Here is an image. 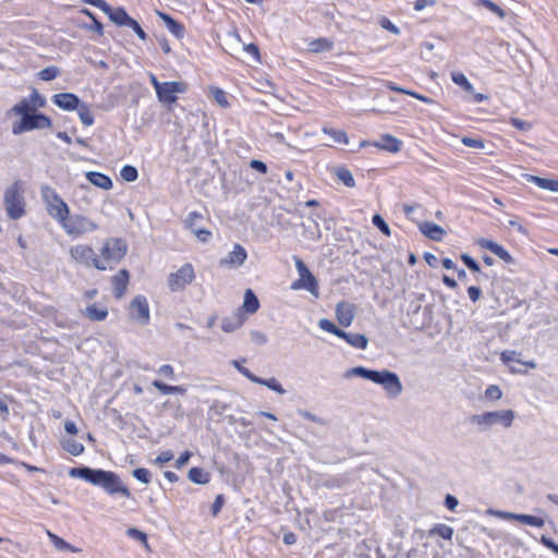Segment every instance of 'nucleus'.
Masks as SVG:
<instances>
[{"instance_id":"f257e3e1","label":"nucleus","mask_w":558,"mask_h":558,"mask_svg":"<svg viewBox=\"0 0 558 558\" xmlns=\"http://www.w3.org/2000/svg\"><path fill=\"white\" fill-rule=\"evenodd\" d=\"M69 475L101 487L108 495L120 494L125 498H132L130 489L123 484L120 476L112 471L81 466L72 468Z\"/></svg>"},{"instance_id":"f03ea898","label":"nucleus","mask_w":558,"mask_h":558,"mask_svg":"<svg viewBox=\"0 0 558 558\" xmlns=\"http://www.w3.org/2000/svg\"><path fill=\"white\" fill-rule=\"evenodd\" d=\"M343 377L345 379L361 377L375 383L383 387L387 398L389 399H396L403 390V386L398 374L388 369L376 371L368 369L364 366H355L347 369Z\"/></svg>"},{"instance_id":"7ed1b4c3","label":"nucleus","mask_w":558,"mask_h":558,"mask_svg":"<svg viewBox=\"0 0 558 558\" xmlns=\"http://www.w3.org/2000/svg\"><path fill=\"white\" fill-rule=\"evenodd\" d=\"M515 418L513 410H499L489 411L482 414H476L471 417V422L475 424L481 430H487L495 425H500L504 428L512 426Z\"/></svg>"},{"instance_id":"20e7f679","label":"nucleus","mask_w":558,"mask_h":558,"mask_svg":"<svg viewBox=\"0 0 558 558\" xmlns=\"http://www.w3.org/2000/svg\"><path fill=\"white\" fill-rule=\"evenodd\" d=\"M24 190L21 181H14L7 187L3 196L7 215L16 220L25 215Z\"/></svg>"},{"instance_id":"39448f33","label":"nucleus","mask_w":558,"mask_h":558,"mask_svg":"<svg viewBox=\"0 0 558 558\" xmlns=\"http://www.w3.org/2000/svg\"><path fill=\"white\" fill-rule=\"evenodd\" d=\"M41 198L46 205L48 214L59 222H63L64 218L70 214L68 204L61 196L49 185L40 187Z\"/></svg>"},{"instance_id":"423d86ee","label":"nucleus","mask_w":558,"mask_h":558,"mask_svg":"<svg viewBox=\"0 0 558 558\" xmlns=\"http://www.w3.org/2000/svg\"><path fill=\"white\" fill-rule=\"evenodd\" d=\"M60 226L64 232L72 238H78L98 229V225L95 221L83 215L70 216L69 214Z\"/></svg>"},{"instance_id":"0eeeda50","label":"nucleus","mask_w":558,"mask_h":558,"mask_svg":"<svg viewBox=\"0 0 558 558\" xmlns=\"http://www.w3.org/2000/svg\"><path fill=\"white\" fill-rule=\"evenodd\" d=\"M70 257L77 264H81L85 267H95L98 270H107L108 265L105 262L100 260L99 257L95 254V251L92 246L87 244H77L70 248L69 251Z\"/></svg>"},{"instance_id":"6e6552de","label":"nucleus","mask_w":558,"mask_h":558,"mask_svg":"<svg viewBox=\"0 0 558 558\" xmlns=\"http://www.w3.org/2000/svg\"><path fill=\"white\" fill-rule=\"evenodd\" d=\"M51 125L52 121L48 116L35 110L33 113L21 118L20 122L13 125L12 132L14 135H20L32 130L49 129Z\"/></svg>"},{"instance_id":"1a4fd4ad","label":"nucleus","mask_w":558,"mask_h":558,"mask_svg":"<svg viewBox=\"0 0 558 558\" xmlns=\"http://www.w3.org/2000/svg\"><path fill=\"white\" fill-rule=\"evenodd\" d=\"M126 254V244L121 239H109L105 242L100 251V260L108 265V269H112Z\"/></svg>"},{"instance_id":"9d476101","label":"nucleus","mask_w":558,"mask_h":558,"mask_svg":"<svg viewBox=\"0 0 558 558\" xmlns=\"http://www.w3.org/2000/svg\"><path fill=\"white\" fill-rule=\"evenodd\" d=\"M486 513L488 515H492V517H495L498 519L514 520L520 523H523V524H526L530 526H535V527H543L545 524L544 519H542L539 517L531 515V514H525V513H513V512H508V511H502V510H495L492 508L487 509Z\"/></svg>"},{"instance_id":"9b49d317","label":"nucleus","mask_w":558,"mask_h":558,"mask_svg":"<svg viewBox=\"0 0 558 558\" xmlns=\"http://www.w3.org/2000/svg\"><path fill=\"white\" fill-rule=\"evenodd\" d=\"M195 278L194 268L191 264H184L175 272L169 275L168 287L171 291H179L190 284Z\"/></svg>"},{"instance_id":"f8f14e48","label":"nucleus","mask_w":558,"mask_h":558,"mask_svg":"<svg viewBox=\"0 0 558 558\" xmlns=\"http://www.w3.org/2000/svg\"><path fill=\"white\" fill-rule=\"evenodd\" d=\"M130 316L142 326L150 320L149 304L144 295H136L130 304Z\"/></svg>"},{"instance_id":"ddd939ff","label":"nucleus","mask_w":558,"mask_h":558,"mask_svg":"<svg viewBox=\"0 0 558 558\" xmlns=\"http://www.w3.org/2000/svg\"><path fill=\"white\" fill-rule=\"evenodd\" d=\"M186 86L181 82H163L160 89L156 92L157 98L163 104H174L178 99L177 94H183Z\"/></svg>"},{"instance_id":"4468645a","label":"nucleus","mask_w":558,"mask_h":558,"mask_svg":"<svg viewBox=\"0 0 558 558\" xmlns=\"http://www.w3.org/2000/svg\"><path fill=\"white\" fill-rule=\"evenodd\" d=\"M356 306L350 302L341 301L336 305V318L343 327H349L355 317Z\"/></svg>"},{"instance_id":"2eb2a0df","label":"nucleus","mask_w":558,"mask_h":558,"mask_svg":"<svg viewBox=\"0 0 558 558\" xmlns=\"http://www.w3.org/2000/svg\"><path fill=\"white\" fill-rule=\"evenodd\" d=\"M246 259V250L241 244H234L233 250L228 254V256L220 260V265L229 268H238L242 266Z\"/></svg>"},{"instance_id":"dca6fc26","label":"nucleus","mask_w":558,"mask_h":558,"mask_svg":"<svg viewBox=\"0 0 558 558\" xmlns=\"http://www.w3.org/2000/svg\"><path fill=\"white\" fill-rule=\"evenodd\" d=\"M51 101L62 110L74 111L81 99L73 93H60L52 96Z\"/></svg>"},{"instance_id":"f3484780","label":"nucleus","mask_w":558,"mask_h":558,"mask_svg":"<svg viewBox=\"0 0 558 558\" xmlns=\"http://www.w3.org/2000/svg\"><path fill=\"white\" fill-rule=\"evenodd\" d=\"M292 290H306L314 298H319V286L315 276L310 272L308 277H300L298 280L293 281L290 287Z\"/></svg>"},{"instance_id":"a211bd4d","label":"nucleus","mask_w":558,"mask_h":558,"mask_svg":"<svg viewBox=\"0 0 558 558\" xmlns=\"http://www.w3.org/2000/svg\"><path fill=\"white\" fill-rule=\"evenodd\" d=\"M129 271L121 269L117 275L112 277L113 295L116 299H121L126 290L129 282Z\"/></svg>"},{"instance_id":"6ab92c4d","label":"nucleus","mask_w":558,"mask_h":558,"mask_svg":"<svg viewBox=\"0 0 558 558\" xmlns=\"http://www.w3.org/2000/svg\"><path fill=\"white\" fill-rule=\"evenodd\" d=\"M86 179L95 186L102 189L105 191L112 189V180L109 175L97 172V171H88L86 172Z\"/></svg>"},{"instance_id":"aec40b11","label":"nucleus","mask_w":558,"mask_h":558,"mask_svg":"<svg viewBox=\"0 0 558 558\" xmlns=\"http://www.w3.org/2000/svg\"><path fill=\"white\" fill-rule=\"evenodd\" d=\"M525 179L530 183H534L542 190L558 193V179H547L533 174H525Z\"/></svg>"},{"instance_id":"412c9836","label":"nucleus","mask_w":558,"mask_h":558,"mask_svg":"<svg viewBox=\"0 0 558 558\" xmlns=\"http://www.w3.org/2000/svg\"><path fill=\"white\" fill-rule=\"evenodd\" d=\"M418 229L425 236L434 241H441L446 233L440 226L429 221L422 222Z\"/></svg>"},{"instance_id":"4be33fe9","label":"nucleus","mask_w":558,"mask_h":558,"mask_svg":"<svg viewBox=\"0 0 558 558\" xmlns=\"http://www.w3.org/2000/svg\"><path fill=\"white\" fill-rule=\"evenodd\" d=\"M82 314L92 322H104L108 317V310L94 303L83 310Z\"/></svg>"},{"instance_id":"5701e85b","label":"nucleus","mask_w":558,"mask_h":558,"mask_svg":"<svg viewBox=\"0 0 558 558\" xmlns=\"http://www.w3.org/2000/svg\"><path fill=\"white\" fill-rule=\"evenodd\" d=\"M375 146L389 153H398L401 150L402 142L390 134H385Z\"/></svg>"},{"instance_id":"b1692460","label":"nucleus","mask_w":558,"mask_h":558,"mask_svg":"<svg viewBox=\"0 0 558 558\" xmlns=\"http://www.w3.org/2000/svg\"><path fill=\"white\" fill-rule=\"evenodd\" d=\"M104 13L107 14L111 22H113L118 26H128L131 20L133 19L128 14L125 9L121 7L116 9H112L110 7V10Z\"/></svg>"},{"instance_id":"393cba45","label":"nucleus","mask_w":558,"mask_h":558,"mask_svg":"<svg viewBox=\"0 0 558 558\" xmlns=\"http://www.w3.org/2000/svg\"><path fill=\"white\" fill-rule=\"evenodd\" d=\"M245 320L243 313L236 312L231 316L225 317L221 323V328L225 332H232L239 329Z\"/></svg>"},{"instance_id":"a878e982","label":"nucleus","mask_w":558,"mask_h":558,"mask_svg":"<svg viewBox=\"0 0 558 558\" xmlns=\"http://www.w3.org/2000/svg\"><path fill=\"white\" fill-rule=\"evenodd\" d=\"M158 15L163 21L168 31L171 34H173L177 38H182L184 36V26L182 24L177 22L167 13L158 12Z\"/></svg>"},{"instance_id":"bb28decb","label":"nucleus","mask_w":558,"mask_h":558,"mask_svg":"<svg viewBox=\"0 0 558 558\" xmlns=\"http://www.w3.org/2000/svg\"><path fill=\"white\" fill-rule=\"evenodd\" d=\"M332 47L333 43L328 38H317L308 43V51L314 53L330 51Z\"/></svg>"},{"instance_id":"cd10ccee","label":"nucleus","mask_w":558,"mask_h":558,"mask_svg":"<svg viewBox=\"0 0 558 558\" xmlns=\"http://www.w3.org/2000/svg\"><path fill=\"white\" fill-rule=\"evenodd\" d=\"M187 477L191 482L198 484V485H205L210 481V475L208 472H205L201 468H192L190 469L187 473Z\"/></svg>"},{"instance_id":"c85d7f7f","label":"nucleus","mask_w":558,"mask_h":558,"mask_svg":"<svg viewBox=\"0 0 558 558\" xmlns=\"http://www.w3.org/2000/svg\"><path fill=\"white\" fill-rule=\"evenodd\" d=\"M453 533V529L444 523H437L428 531L429 536L438 535L447 541H451Z\"/></svg>"},{"instance_id":"c756f323","label":"nucleus","mask_w":558,"mask_h":558,"mask_svg":"<svg viewBox=\"0 0 558 558\" xmlns=\"http://www.w3.org/2000/svg\"><path fill=\"white\" fill-rule=\"evenodd\" d=\"M243 308L250 314H254L259 308V301L254 292L250 289L245 291Z\"/></svg>"},{"instance_id":"7c9ffc66","label":"nucleus","mask_w":558,"mask_h":558,"mask_svg":"<svg viewBox=\"0 0 558 558\" xmlns=\"http://www.w3.org/2000/svg\"><path fill=\"white\" fill-rule=\"evenodd\" d=\"M322 131L324 134L330 136L335 143L344 144V145L349 144V136L342 130L324 126L322 129Z\"/></svg>"},{"instance_id":"2f4dec72","label":"nucleus","mask_w":558,"mask_h":558,"mask_svg":"<svg viewBox=\"0 0 558 558\" xmlns=\"http://www.w3.org/2000/svg\"><path fill=\"white\" fill-rule=\"evenodd\" d=\"M351 347L355 349L365 350L368 344V339L362 333H347V338L344 339Z\"/></svg>"},{"instance_id":"473e14b6","label":"nucleus","mask_w":558,"mask_h":558,"mask_svg":"<svg viewBox=\"0 0 558 558\" xmlns=\"http://www.w3.org/2000/svg\"><path fill=\"white\" fill-rule=\"evenodd\" d=\"M75 110H77L78 118L84 125L90 126L94 124L95 119L87 104L81 102Z\"/></svg>"},{"instance_id":"72a5a7b5","label":"nucleus","mask_w":558,"mask_h":558,"mask_svg":"<svg viewBox=\"0 0 558 558\" xmlns=\"http://www.w3.org/2000/svg\"><path fill=\"white\" fill-rule=\"evenodd\" d=\"M335 174L337 179L342 182L348 187H354L355 186V180L353 178L352 172L344 168L340 167L335 170Z\"/></svg>"},{"instance_id":"f704fd0d","label":"nucleus","mask_w":558,"mask_h":558,"mask_svg":"<svg viewBox=\"0 0 558 558\" xmlns=\"http://www.w3.org/2000/svg\"><path fill=\"white\" fill-rule=\"evenodd\" d=\"M254 384L266 386L270 390H272L277 393H280V395L286 393V390L283 389L281 384L275 377L264 379V378L256 376Z\"/></svg>"},{"instance_id":"c9c22d12","label":"nucleus","mask_w":558,"mask_h":558,"mask_svg":"<svg viewBox=\"0 0 558 558\" xmlns=\"http://www.w3.org/2000/svg\"><path fill=\"white\" fill-rule=\"evenodd\" d=\"M12 110L16 114L21 116V118H23L25 116L33 113L36 109L32 107L29 99H22L16 105H14Z\"/></svg>"},{"instance_id":"e433bc0d","label":"nucleus","mask_w":558,"mask_h":558,"mask_svg":"<svg viewBox=\"0 0 558 558\" xmlns=\"http://www.w3.org/2000/svg\"><path fill=\"white\" fill-rule=\"evenodd\" d=\"M451 80L453 83L459 85L463 90L468 93H473L474 87L463 73H452Z\"/></svg>"},{"instance_id":"4c0bfd02","label":"nucleus","mask_w":558,"mask_h":558,"mask_svg":"<svg viewBox=\"0 0 558 558\" xmlns=\"http://www.w3.org/2000/svg\"><path fill=\"white\" fill-rule=\"evenodd\" d=\"M348 483V480L343 475H336L327 477L323 481V486L327 488H341Z\"/></svg>"},{"instance_id":"58836bf2","label":"nucleus","mask_w":558,"mask_h":558,"mask_svg":"<svg viewBox=\"0 0 558 558\" xmlns=\"http://www.w3.org/2000/svg\"><path fill=\"white\" fill-rule=\"evenodd\" d=\"M120 175L126 182H134L138 178V171L134 166L125 165L120 170Z\"/></svg>"},{"instance_id":"ea45409f","label":"nucleus","mask_w":558,"mask_h":558,"mask_svg":"<svg viewBox=\"0 0 558 558\" xmlns=\"http://www.w3.org/2000/svg\"><path fill=\"white\" fill-rule=\"evenodd\" d=\"M59 75H60V70H59V68H57L54 65L46 66L38 73L39 78L43 81H46V82L52 81L56 77H58Z\"/></svg>"},{"instance_id":"a19ab883","label":"nucleus","mask_w":558,"mask_h":558,"mask_svg":"<svg viewBox=\"0 0 558 558\" xmlns=\"http://www.w3.org/2000/svg\"><path fill=\"white\" fill-rule=\"evenodd\" d=\"M64 449L72 456L77 457L83 453L84 446L74 439H69L64 442Z\"/></svg>"},{"instance_id":"79ce46f5","label":"nucleus","mask_w":558,"mask_h":558,"mask_svg":"<svg viewBox=\"0 0 558 558\" xmlns=\"http://www.w3.org/2000/svg\"><path fill=\"white\" fill-rule=\"evenodd\" d=\"M211 96L215 99V101L222 108L229 107L227 94L221 88H219V87L211 88Z\"/></svg>"},{"instance_id":"37998d69","label":"nucleus","mask_w":558,"mask_h":558,"mask_svg":"<svg viewBox=\"0 0 558 558\" xmlns=\"http://www.w3.org/2000/svg\"><path fill=\"white\" fill-rule=\"evenodd\" d=\"M480 5L484 7L488 11L495 13L500 19L505 17V11L492 0H478Z\"/></svg>"},{"instance_id":"c03bdc74","label":"nucleus","mask_w":558,"mask_h":558,"mask_svg":"<svg viewBox=\"0 0 558 558\" xmlns=\"http://www.w3.org/2000/svg\"><path fill=\"white\" fill-rule=\"evenodd\" d=\"M485 398L490 401L500 400L502 397V391L497 385H489L484 393Z\"/></svg>"},{"instance_id":"a18cd8bd","label":"nucleus","mask_w":558,"mask_h":558,"mask_svg":"<svg viewBox=\"0 0 558 558\" xmlns=\"http://www.w3.org/2000/svg\"><path fill=\"white\" fill-rule=\"evenodd\" d=\"M132 475L141 483L148 484L150 482V472L145 468L134 469Z\"/></svg>"},{"instance_id":"49530a36","label":"nucleus","mask_w":558,"mask_h":558,"mask_svg":"<svg viewBox=\"0 0 558 558\" xmlns=\"http://www.w3.org/2000/svg\"><path fill=\"white\" fill-rule=\"evenodd\" d=\"M493 254L498 256L506 264L514 263V258L511 256V254L500 244L497 245V247L494 250Z\"/></svg>"},{"instance_id":"de8ad7c7","label":"nucleus","mask_w":558,"mask_h":558,"mask_svg":"<svg viewBox=\"0 0 558 558\" xmlns=\"http://www.w3.org/2000/svg\"><path fill=\"white\" fill-rule=\"evenodd\" d=\"M372 222L375 227H377L385 235H390V228L388 223L385 221V219L376 214L372 218Z\"/></svg>"},{"instance_id":"09e8293b","label":"nucleus","mask_w":558,"mask_h":558,"mask_svg":"<svg viewBox=\"0 0 558 558\" xmlns=\"http://www.w3.org/2000/svg\"><path fill=\"white\" fill-rule=\"evenodd\" d=\"M49 536L51 537L54 546L60 549V550H70V551H77L76 548L72 547L69 543H66L63 538L54 535V534H51L49 533Z\"/></svg>"},{"instance_id":"8fccbe9b","label":"nucleus","mask_w":558,"mask_h":558,"mask_svg":"<svg viewBox=\"0 0 558 558\" xmlns=\"http://www.w3.org/2000/svg\"><path fill=\"white\" fill-rule=\"evenodd\" d=\"M461 260L464 263V265L472 271L474 272H480L481 271V267L478 265V263L472 257L470 256L469 254H462L461 255Z\"/></svg>"},{"instance_id":"3c124183","label":"nucleus","mask_w":558,"mask_h":558,"mask_svg":"<svg viewBox=\"0 0 558 558\" xmlns=\"http://www.w3.org/2000/svg\"><path fill=\"white\" fill-rule=\"evenodd\" d=\"M29 101L32 104V107L35 109L43 108L46 105L45 98L36 89L32 92L29 96Z\"/></svg>"},{"instance_id":"603ef678","label":"nucleus","mask_w":558,"mask_h":558,"mask_svg":"<svg viewBox=\"0 0 558 558\" xmlns=\"http://www.w3.org/2000/svg\"><path fill=\"white\" fill-rule=\"evenodd\" d=\"M519 355L520 354L514 350H506V351L501 352L500 359L505 363H509V362L522 363V361L518 359Z\"/></svg>"},{"instance_id":"864d4df0","label":"nucleus","mask_w":558,"mask_h":558,"mask_svg":"<svg viewBox=\"0 0 558 558\" xmlns=\"http://www.w3.org/2000/svg\"><path fill=\"white\" fill-rule=\"evenodd\" d=\"M232 365L238 369L239 373H241L243 376H245L250 381L254 383L256 375L253 374L248 368L242 366L239 361H232Z\"/></svg>"},{"instance_id":"5fc2aeb1","label":"nucleus","mask_w":558,"mask_h":558,"mask_svg":"<svg viewBox=\"0 0 558 558\" xmlns=\"http://www.w3.org/2000/svg\"><path fill=\"white\" fill-rule=\"evenodd\" d=\"M462 143L466 147L476 148V149H483L484 148V142L480 138H473V137H463Z\"/></svg>"},{"instance_id":"6e6d98bb","label":"nucleus","mask_w":558,"mask_h":558,"mask_svg":"<svg viewBox=\"0 0 558 558\" xmlns=\"http://www.w3.org/2000/svg\"><path fill=\"white\" fill-rule=\"evenodd\" d=\"M379 24H380V26H381L384 29H386V31H388V32H390V33H392V34H395V35H399V34H400V29H399V27H398V26H396V25H395V24H393L389 19H387V17H383V19L380 20Z\"/></svg>"},{"instance_id":"4d7b16f0","label":"nucleus","mask_w":558,"mask_h":558,"mask_svg":"<svg viewBox=\"0 0 558 558\" xmlns=\"http://www.w3.org/2000/svg\"><path fill=\"white\" fill-rule=\"evenodd\" d=\"M128 27L132 28L141 40L147 39V34L144 32L142 26L134 19L131 20Z\"/></svg>"},{"instance_id":"13d9d810","label":"nucleus","mask_w":558,"mask_h":558,"mask_svg":"<svg viewBox=\"0 0 558 558\" xmlns=\"http://www.w3.org/2000/svg\"><path fill=\"white\" fill-rule=\"evenodd\" d=\"M294 263H295V268H296V271L299 274V278L300 277H308L310 275V269L307 268V266L304 264V262L302 259H300L299 257H294Z\"/></svg>"},{"instance_id":"bf43d9fd","label":"nucleus","mask_w":558,"mask_h":558,"mask_svg":"<svg viewBox=\"0 0 558 558\" xmlns=\"http://www.w3.org/2000/svg\"><path fill=\"white\" fill-rule=\"evenodd\" d=\"M126 534H128L130 537H132V538H134V539H137V541H140V542H143V543H146V542H147V535H146L144 532H142V531H140V530H137L136 527H130V529L126 531Z\"/></svg>"},{"instance_id":"052dcab7","label":"nucleus","mask_w":558,"mask_h":558,"mask_svg":"<svg viewBox=\"0 0 558 558\" xmlns=\"http://www.w3.org/2000/svg\"><path fill=\"white\" fill-rule=\"evenodd\" d=\"M172 459H173V453L171 451H162L156 457L154 463L158 464V465H162V464L171 461Z\"/></svg>"},{"instance_id":"680f3d73","label":"nucleus","mask_w":558,"mask_h":558,"mask_svg":"<svg viewBox=\"0 0 558 558\" xmlns=\"http://www.w3.org/2000/svg\"><path fill=\"white\" fill-rule=\"evenodd\" d=\"M86 4H90L93 7L98 8L102 12H107L110 10V5L105 0H81Z\"/></svg>"},{"instance_id":"e2e57ef3","label":"nucleus","mask_w":558,"mask_h":558,"mask_svg":"<svg viewBox=\"0 0 558 558\" xmlns=\"http://www.w3.org/2000/svg\"><path fill=\"white\" fill-rule=\"evenodd\" d=\"M539 542L548 549L553 550L555 554H558V544L555 543L550 537L546 535H542Z\"/></svg>"},{"instance_id":"0e129e2a","label":"nucleus","mask_w":558,"mask_h":558,"mask_svg":"<svg viewBox=\"0 0 558 558\" xmlns=\"http://www.w3.org/2000/svg\"><path fill=\"white\" fill-rule=\"evenodd\" d=\"M223 505H225L223 496L222 495H218L215 498V501L211 505V513H213V515L216 517L221 511V508L223 507Z\"/></svg>"},{"instance_id":"69168bd1","label":"nucleus","mask_w":558,"mask_h":558,"mask_svg":"<svg viewBox=\"0 0 558 558\" xmlns=\"http://www.w3.org/2000/svg\"><path fill=\"white\" fill-rule=\"evenodd\" d=\"M251 340L259 345H263L267 342V337L262 331L253 330L251 332Z\"/></svg>"},{"instance_id":"338daca9","label":"nucleus","mask_w":558,"mask_h":558,"mask_svg":"<svg viewBox=\"0 0 558 558\" xmlns=\"http://www.w3.org/2000/svg\"><path fill=\"white\" fill-rule=\"evenodd\" d=\"M192 457V453L187 450H185L184 452H182L180 454V457L175 460V463H174V466L177 469H182L190 460V458Z\"/></svg>"},{"instance_id":"774afa93","label":"nucleus","mask_w":558,"mask_h":558,"mask_svg":"<svg viewBox=\"0 0 558 558\" xmlns=\"http://www.w3.org/2000/svg\"><path fill=\"white\" fill-rule=\"evenodd\" d=\"M153 386L158 389L163 395H171L172 393V386L167 385L160 380H154Z\"/></svg>"}]
</instances>
